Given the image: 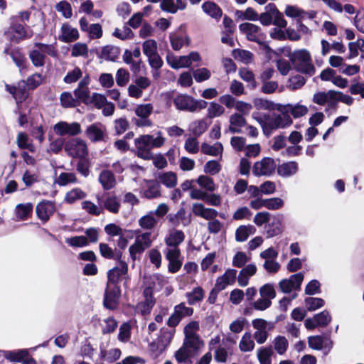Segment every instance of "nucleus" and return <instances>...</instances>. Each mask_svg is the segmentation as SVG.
Here are the masks:
<instances>
[{
	"label": "nucleus",
	"mask_w": 364,
	"mask_h": 364,
	"mask_svg": "<svg viewBox=\"0 0 364 364\" xmlns=\"http://www.w3.org/2000/svg\"><path fill=\"white\" fill-rule=\"evenodd\" d=\"M169 38L171 47L175 50H179L184 45L188 46L191 43L190 38L186 35L171 33Z\"/></svg>",
	"instance_id": "c9c22d12"
},
{
	"label": "nucleus",
	"mask_w": 364,
	"mask_h": 364,
	"mask_svg": "<svg viewBox=\"0 0 364 364\" xmlns=\"http://www.w3.org/2000/svg\"><path fill=\"white\" fill-rule=\"evenodd\" d=\"M298 171V164L294 161L284 163L277 167V173L282 177H289Z\"/></svg>",
	"instance_id": "58836bf2"
},
{
	"label": "nucleus",
	"mask_w": 364,
	"mask_h": 364,
	"mask_svg": "<svg viewBox=\"0 0 364 364\" xmlns=\"http://www.w3.org/2000/svg\"><path fill=\"white\" fill-rule=\"evenodd\" d=\"M175 334L174 328H162L158 338L149 344V350L155 358L162 354L170 345Z\"/></svg>",
	"instance_id": "423d86ee"
},
{
	"label": "nucleus",
	"mask_w": 364,
	"mask_h": 364,
	"mask_svg": "<svg viewBox=\"0 0 364 364\" xmlns=\"http://www.w3.org/2000/svg\"><path fill=\"white\" fill-rule=\"evenodd\" d=\"M274 351L271 347H261L257 351V357L260 364H272Z\"/></svg>",
	"instance_id": "49530a36"
},
{
	"label": "nucleus",
	"mask_w": 364,
	"mask_h": 364,
	"mask_svg": "<svg viewBox=\"0 0 364 364\" xmlns=\"http://www.w3.org/2000/svg\"><path fill=\"white\" fill-rule=\"evenodd\" d=\"M65 242L73 247H82L88 245L85 236H74L65 239Z\"/></svg>",
	"instance_id": "e2e57ef3"
},
{
	"label": "nucleus",
	"mask_w": 364,
	"mask_h": 364,
	"mask_svg": "<svg viewBox=\"0 0 364 364\" xmlns=\"http://www.w3.org/2000/svg\"><path fill=\"white\" fill-rule=\"evenodd\" d=\"M134 111L138 117H149L154 111V106L151 103L140 104L135 107Z\"/></svg>",
	"instance_id": "864d4df0"
},
{
	"label": "nucleus",
	"mask_w": 364,
	"mask_h": 364,
	"mask_svg": "<svg viewBox=\"0 0 364 364\" xmlns=\"http://www.w3.org/2000/svg\"><path fill=\"white\" fill-rule=\"evenodd\" d=\"M277 168L275 161L269 157H264L255 162L252 167V173L256 176H270Z\"/></svg>",
	"instance_id": "f8f14e48"
},
{
	"label": "nucleus",
	"mask_w": 364,
	"mask_h": 364,
	"mask_svg": "<svg viewBox=\"0 0 364 364\" xmlns=\"http://www.w3.org/2000/svg\"><path fill=\"white\" fill-rule=\"evenodd\" d=\"M119 54V48L110 45L103 47L101 51V57L106 60L114 61L118 58Z\"/></svg>",
	"instance_id": "37998d69"
},
{
	"label": "nucleus",
	"mask_w": 364,
	"mask_h": 364,
	"mask_svg": "<svg viewBox=\"0 0 364 364\" xmlns=\"http://www.w3.org/2000/svg\"><path fill=\"white\" fill-rule=\"evenodd\" d=\"M56 183L60 186H66L69 183H74L77 182V178L73 173H61L55 181Z\"/></svg>",
	"instance_id": "052dcab7"
},
{
	"label": "nucleus",
	"mask_w": 364,
	"mask_h": 364,
	"mask_svg": "<svg viewBox=\"0 0 364 364\" xmlns=\"http://www.w3.org/2000/svg\"><path fill=\"white\" fill-rule=\"evenodd\" d=\"M306 83V79L299 75L293 76L289 79L287 87L291 90H296L302 87Z\"/></svg>",
	"instance_id": "0e129e2a"
},
{
	"label": "nucleus",
	"mask_w": 364,
	"mask_h": 364,
	"mask_svg": "<svg viewBox=\"0 0 364 364\" xmlns=\"http://www.w3.org/2000/svg\"><path fill=\"white\" fill-rule=\"evenodd\" d=\"M46 55L56 56L57 50L55 47L50 44L35 43L34 49L30 52L29 58L35 67H42L45 64Z\"/></svg>",
	"instance_id": "39448f33"
},
{
	"label": "nucleus",
	"mask_w": 364,
	"mask_h": 364,
	"mask_svg": "<svg viewBox=\"0 0 364 364\" xmlns=\"http://www.w3.org/2000/svg\"><path fill=\"white\" fill-rule=\"evenodd\" d=\"M284 109L287 112L290 113L294 118H299L306 115L308 113L309 109L306 105L297 104H288L284 106Z\"/></svg>",
	"instance_id": "e433bc0d"
},
{
	"label": "nucleus",
	"mask_w": 364,
	"mask_h": 364,
	"mask_svg": "<svg viewBox=\"0 0 364 364\" xmlns=\"http://www.w3.org/2000/svg\"><path fill=\"white\" fill-rule=\"evenodd\" d=\"M158 223V220L154 216V212L149 211L146 215L141 217L138 220V224L141 229L151 230L154 229Z\"/></svg>",
	"instance_id": "f704fd0d"
},
{
	"label": "nucleus",
	"mask_w": 364,
	"mask_h": 364,
	"mask_svg": "<svg viewBox=\"0 0 364 364\" xmlns=\"http://www.w3.org/2000/svg\"><path fill=\"white\" fill-rule=\"evenodd\" d=\"M185 234L181 230L171 229L164 238L166 248L164 250H180L178 246L184 241Z\"/></svg>",
	"instance_id": "2eb2a0df"
},
{
	"label": "nucleus",
	"mask_w": 364,
	"mask_h": 364,
	"mask_svg": "<svg viewBox=\"0 0 364 364\" xmlns=\"http://www.w3.org/2000/svg\"><path fill=\"white\" fill-rule=\"evenodd\" d=\"M252 323L253 328L256 330L253 334V338L258 344L264 343L268 338V332L274 327V323L262 318H255Z\"/></svg>",
	"instance_id": "9b49d317"
},
{
	"label": "nucleus",
	"mask_w": 364,
	"mask_h": 364,
	"mask_svg": "<svg viewBox=\"0 0 364 364\" xmlns=\"http://www.w3.org/2000/svg\"><path fill=\"white\" fill-rule=\"evenodd\" d=\"M33 209L31 203H19L15 208V215L18 220H25L32 215Z\"/></svg>",
	"instance_id": "72a5a7b5"
},
{
	"label": "nucleus",
	"mask_w": 364,
	"mask_h": 364,
	"mask_svg": "<svg viewBox=\"0 0 364 364\" xmlns=\"http://www.w3.org/2000/svg\"><path fill=\"white\" fill-rule=\"evenodd\" d=\"M98 181L105 191H109L116 186V179L113 173L109 170L100 172Z\"/></svg>",
	"instance_id": "c85d7f7f"
},
{
	"label": "nucleus",
	"mask_w": 364,
	"mask_h": 364,
	"mask_svg": "<svg viewBox=\"0 0 364 364\" xmlns=\"http://www.w3.org/2000/svg\"><path fill=\"white\" fill-rule=\"evenodd\" d=\"M143 196L147 199L156 198L161 196V186L157 181H145L143 186Z\"/></svg>",
	"instance_id": "cd10ccee"
},
{
	"label": "nucleus",
	"mask_w": 364,
	"mask_h": 364,
	"mask_svg": "<svg viewBox=\"0 0 364 364\" xmlns=\"http://www.w3.org/2000/svg\"><path fill=\"white\" fill-rule=\"evenodd\" d=\"M53 130L59 136H75L81 132V127L77 122L70 124L62 121L54 125Z\"/></svg>",
	"instance_id": "aec40b11"
},
{
	"label": "nucleus",
	"mask_w": 364,
	"mask_h": 364,
	"mask_svg": "<svg viewBox=\"0 0 364 364\" xmlns=\"http://www.w3.org/2000/svg\"><path fill=\"white\" fill-rule=\"evenodd\" d=\"M80 37L78 30L68 23H64L60 28V34L58 39L61 42L71 43L77 41Z\"/></svg>",
	"instance_id": "a878e982"
},
{
	"label": "nucleus",
	"mask_w": 364,
	"mask_h": 364,
	"mask_svg": "<svg viewBox=\"0 0 364 364\" xmlns=\"http://www.w3.org/2000/svg\"><path fill=\"white\" fill-rule=\"evenodd\" d=\"M229 122L228 131L232 134L240 133L242 128L246 124L245 119L239 113L230 115Z\"/></svg>",
	"instance_id": "2f4dec72"
},
{
	"label": "nucleus",
	"mask_w": 364,
	"mask_h": 364,
	"mask_svg": "<svg viewBox=\"0 0 364 364\" xmlns=\"http://www.w3.org/2000/svg\"><path fill=\"white\" fill-rule=\"evenodd\" d=\"M65 150L72 157L83 158L87 154L86 143L80 139H73L65 145Z\"/></svg>",
	"instance_id": "dca6fc26"
},
{
	"label": "nucleus",
	"mask_w": 364,
	"mask_h": 364,
	"mask_svg": "<svg viewBox=\"0 0 364 364\" xmlns=\"http://www.w3.org/2000/svg\"><path fill=\"white\" fill-rule=\"evenodd\" d=\"M240 31L246 36L250 41L256 42L264 47L266 50L269 51L270 48L263 41L265 35L262 32L261 28L252 23H242L239 26Z\"/></svg>",
	"instance_id": "9d476101"
},
{
	"label": "nucleus",
	"mask_w": 364,
	"mask_h": 364,
	"mask_svg": "<svg viewBox=\"0 0 364 364\" xmlns=\"http://www.w3.org/2000/svg\"><path fill=\"white\" fill-rule=\"evenodd\" d=\"M188 303L193 305L203 299L204 291L200 287L194 288L191 292L186 294Z\"/></svg>",
	"instance_id": "603ef678"
},
{
	"label": "nucleus",
	"mask_w": 364,
	"mask_h": 364,
	"mask_svg": "<svg viewBox=\"0 0 364 364\" xmlns=\"http://www.w3.org/2000/svg\"><path fill=\"white\" fill-rule=\"evenodd\" d=\"M289 59L297 70L310 76L315 73L310 53L306 49L296 50L289 55Z\"/></svg>",
	"instance_id": "7ed1b4c3"
},
{
	"label": "nucleus",
	"mask_w": 364,
	"mask_h": 364,
	"mask_svg": "<svg viewBox=\"0 0 364 364\" xmlns=\"http://www.w3.org/2000/svg\"><path fill=\"white\" fill-rule=\"evenodd\" d=\"M191 210L195 216L209 220L207 228L210 233L217 234L220 232L223 224L215 219L218 215V212L215 209L207 208L201 203H194L192 205Z\"/></svg>",
	"instance_id": "f257e3e1"
},
{
	"label": "nucleus",
	"mask_w": 364,
	"mask_h": 364,
	"mask_svg": "<svg viewBox=\"0 0 364 364\" xmlns=\"http://www.w3.org/2000/svg\"><path fill=\"white\" fill-rule=\"evenodd\" d=\"M81 31L87 34L90 39H99L102 36V28L100 23L89 24L85 17H82L79 21Z\"/></svg>",
	"instance_id": "a211bd4d"
},
{
	"label": "nucleus",
	"mask_w": 364,
	"mask_h": 364,
	"mask_svg": "<svg viewBox=\"0 0 364 364\" xmlns=\"http://www.w3.org/2000/svg\"><path fill=\"white\" fill-rule=\"evenodd\" d=\"M208 126L205 119H199L192 122L190 124L189 129L193 135L198 136L206 131Z\"/></svg>",
	"instance_id": "4d7b16f0"
},
{
	"label": "nucleus",
	"mask_w": 364,
	"mask_h": 364,
	"mask_svg": "<svg viewBox=\"0 0 364 364\" xmlns=\"http://www.w3.org/2000/svg\"><path fill=\"white\" fill-rule=\"evenodd\" d=\"M135 235L134 242L129 248V255L135 261L138 255H141L152 244L151 233L141 232L139 230H133Z\"/></svg>",
	"instance_id": "20e7f679"
},
{
	"label": "nucleus",
	"mask_w": 364,
	"mask_h": 364,
	"mask_svg": "<svg viewBox=\"0 0 364 364\" xmlns=\"http://www.w3.org/2000/svg\"><path fill=\"white\" fill-rule=\"evenodd\" d=\"M87 197V193L80 188H74L68 191L65 196L64 200L67 203L72 204L77 200L84 199Z\"/></svg>",
	"instance_id": "79ce46f5"
},
{
	"label": "nucleus",
	"mask_w": 364,
	"mask_h": 364,
	"mask_svg": "<svg viewBox=\"0 0 364 364\" xmlns=\"http://www.w3.org/2000/svg\"><path fill=\"white\" fill-rule=\"evenodd\" d=\"M82 208L87 213L99 216L102 213V207L100 203L95 204L90 200H85L81 203Z\"/></svg>",
	"instance_id": "5fc2aeb1"
},
{
	"label": "nucleus",
	"mask_w": 364,
	"mask_h": 364,
	"mask_svg": "<svg viewBox=\"0 0 364 364\" xmlns=\"http://www.w3.org/2000/svg\"><path fill=\"white\" fill-rule=\"evenodd\" d=\"M337 92L334 90H329L326 92H318L314 94L313 97V102L319 105H323L326 103L330 102V100H333L336 98Z\"/></svg>",
	"instance_id": "4c0bfd02"
},
{
	"label": "nucleus",
	"mask_w": 364,
	"mask_h": 364,
	"mask_svg": "<svg viewBox=\"0 0 364 364\" xmlns=\"http://www.w3.org/2000/svg\"><path fill=\"white\" fill-rule=\"evenodd\" d=\"M128 265L124 261H119L118 264L107 272V283L117 285V283L123 279H128Z\"/></svg>",
	"instance_id": "f3484780"
},
{
	"label": "nucleus",
	"mask_w": 364,
	"mask_h": 364,
	"mask_svg": "<svg viewBox=\"0 0 364 364\" xmlns=\"http://www.w3.org/2000/svg\"><path fill=\"white\" fill-rule=\"evenodd\" d=\"M237 272L234 269H227L222 276L217 278L213 291L218 292L225 289L228 285H232L235 282Z\"/></svg>",
	"instance_id": "b1692460"
},
{
	"label": "nucleus",
	"mask_w": 364,
	"mask_h": 364,
	"mask_svg": "<svg viewBox=\"0 0 364 364\" xmlns=\"http://www.w3.org/2000/svg\"><path fill=\"white\" fill-rule=\"evenodd\" d=\"M55 210V203L50 200H43L39 203L36 208L37 216L43 222L48 221Z\"/></svg>",
	"instance_id": "393cba45"
},
{
	"label": "nucleus",
	"mask_w": 364,
	"mask_h": 364,
	"mask_svg": "<svg viewBox=\"0 0 364 364\" xmlns=\"http://www.w3.org/2000/svg\"><path fill=\"white\" fill-rule=\"evenodd\" d=\"M273 344L274 349L280 355H283L287 351L289 346L287 339L282 336H277L274 339Z\"/></svg>",
	"instance_id": "680f3d73"
},
{
	"label": "nucleus",
	"mask_w": 364,
	"mask_h": 364,
	"mask_svg": "<svg viewBox=\"0 0 364 364\" xmlns=\"http://www.w3.org/2000/svg\"><path fill=\"white\" fill-rule=\"evenodd\" d=\"M157 178L160 183L167 188H173L177 184V176L171 171L161 173Z\"/></svg>",
	"instance_id": "a19ab883"
},
{
	"label": "nucleus",
	"mask_w": 364,
	"mask_h": 364,
	"mask_svg": "<svg viewBox=\"0 0 364 364\" xmlns=\"http://www.w3.org/2000/svg\"><path fill=\"white\" fill-rule=\"evenodd\" d=\"M349 55L348 59H352L358 55V50L364 52V40L358 39L355 42H350L348 43Z\"/></svg>",
	"instance_id": "13d9d810"
},
{
	"label": "nucleus",
	"mask_w": 364,
	"mask_h": 364,
	"mask_svg": "<svg viewBox=\"0 0 364 364\" xmlns=\"http://www.w3.org/2000/svg\"><path fill=\"white\" fill-rule=\"evenodd\" d=\"M185 336L182 346L175 352L174 357L179 361H192L193 354L204 346V343L198 335Z\"/></svg>",
	"instance_id": "f03ea898"
},
{
	"label": "nucleus",
	"mask_w": 364,
	"mask_h": 364,
	"mask_svg": "<svg viewBox=\"0 0 364 364\" xmlns=\"http://www.w3.org/2000/svg\"><path fill=\"white\" fill-rule=\"evenodd\" d=\"M234 58L245 64H249L253 60V54L246 50L236 49L233 51Z\"/></svg>",
	"instance_id": "bf43d9fd"
},
{
	"label": "nucleus",
	"mask_w": 364,
	"mask_h": 364,
	"mask_svg": "<svg viewBox=\"0 0 364 364\" xmlns=\"http://www.w3.org/2000/svg\"><path fill=\"white\" fill-rule=\"evenodd\" d=\"M168 64L174 69L188 68L190 61L186 55L175 56L173 54H168L166 57Z\"/></svg>",
	"instance_id": "473e14b6"
},
{
	"label": "nucleus",
	"mask_w": 364,
	"mask_h": 364,
	"mask_svg": "<svg viewBox=\"0 0 364 364\" xmlns=\"http://www.w3.org/2000/svg\"><path fill=\"white\" fill-rule=\"evenodd\" d=\"M6 90L11 93L16 102H21L26 99L28 93L24 88H21L20 85L18 87L6 85Z\"/></svg>",
	"instance_id": "8fccbe9b"
},
{
	"label": "nucleus",
	"mask_w": 364,
	"mask_h": 364,
	"mask_svg": "<svg viewBox=\"0 0 364 364\" xmlns=\"http://www.w3.org/2000/svg\"><path fill=\"white\" fill-rule=\"evenodd\" d=\"M196 182L200 188H204L208 191L213 192L216 189L214 181L207 176L200 175L196 180Z\"/></svg>",
	"instance_id": "6e6d98bb"
},
{
	"label": "nucleus",
	"mask_w": 364,
	"mask_h": 364,
	"mask_svg": "<svg viewBox=\"0 0 364 364\" xmlns=\"http://www.w3.org/2000/svg\"><path fill=\"white\" fill-rule=\"evenodd\" d=\"M239 348L242 352H250L255 348V342L250 333H245L239 343Z\"/></svg>",
	"instance_id": "3c124183"
},
{
	"label": "nucleus",
	"mask_w": 364,
	"mask_h": 364,
	"mask_svg": "<svg viewBox=\"0 0 364 364\" xmlns=\"http://www.w3.org/2000/svg\"><path fill=\"white\" fill-rule=\"evenodd\" d=\"M310 348L315 350H321L331 343L327 337L321 336H310L308 340Z\"/></svg>",
	"instance_id": "c03bdc74"
},
{
	"label": "nucleus",
	"mask_w": 364,
	"mask_h": 364,
	"mask_svg": "<svg viewBox=\"0 0 364 364\" xmlns=\"http://www.w3.org/2000/svg\"><path fill=\"white\" fill-rule=\"evenodd\" d=\"M284 13L287 16L297 18L299 20L306 18L312 19L315 17V13L314 11L306 12L294 6H287L285 9Z\"/></svg>",
	"instance_id": "c756f323"
},
{
	"label": "nucleus",
	"mask_w": 364,
	"mask_h": 364,
	"mask_svg": "<svg viewBox=\"0 0 364 364\" xmlns=\"http://www.w3.org/2000/svg\"><path fill=\"white\" fill-rule=\"evenodd\" d=\"M95 198L97 203H100L102 207V214L105 210L112 214L119 213L121 208V200L117 195L110 192H104L97 193Z\"/></svg>",
	"instance_id": "0eeeda50"
},
{
	"label": "nucleus",
	"mask_w": 364,
	"mask_h": 364,
	"mask_svg": "<svg viewBox=\"0 0 364 364\" xmlns=\"http://www.w3.org/2000/svg\"><path fill=\"white\" fill-rule=\"evenodd\" d=\"M144 294L146 296V301L139 303L136 306V311L141 315H146L150 313L151 309L154 306V301L150 296L151 294L150 288H146L144 290Z\"/></svg>",
	"instance_id": "7c9ffc66"
},
{
	"label": "nucleus",
	"mask_w": 364,
	"mask_h": 364,
	"mask_svg": "<svg viewBox=\"0 0 364 364\" xmlns=\"http://www.w3.org/2000/svg\"><path fill=\"white\" fill-rule=\"evenodd\" d=\"M203 11L212 18H219L222 16V10L214 2L207 1L202 5Z\"/></svg>",
	"instance_id": "09e8293b"
},
{
	"label": "nucleus",
	"mask_w": 364,
	"mask_h": 364,
	"mask_svg": "<svg viewBox=\"0 0 364 364\" xmlns=\"http://www.w3.org/2000/svg\"><path fill=\"white\" fill-rule=\"evenodd\" d=\"M60 104L63 107H74L77 105V100H75L71 93L63 92L60 97Z\"/></svg>",
	"instance_id": "338daca9"
},
{
	"label": "nucleus",
	"mask_w": 364,
	"mask_h": 364,
	"mask_svg": "<svg viewBox=\"0 0 364 364\" xmlns=\"http://www.w3.org/2000/svg\"><path fill=\"white\" fill-rule=\"evenodd\" d=\"M304 280V274L301 272L291 275L289 279H282L279 284V288L284 293H289L294 289H300Z\"/></svg>",
	"instance_id": "4be33fe9"
},
{
	"label": "nucleus",
	"mask_w": 364,
	"mask_h": 364,
	"mask_svg": "<svg viewBox=\"0 0 364 364\" xmlns=\"http://www.w3.org/2000/svg\"><path fill=\"white\" fill-rule=\"evenodd\" d=\"M193 312L192 308L186 307L183 303L179 304L175 306L174 311L169 317L167 324L170 327L174 328L179 323L183 317L191 316Z\"/></svg>",
	"instance_id": "5701e85b"
},
{
	"label": "nucleus",
	"mask_w": 364,
	"mask_h": 364,
	"mask_svg": "<svg viewBox=\"0 0 364 364\" xmlns=\"http://www.w3.org/2000/svg\"><path fill=\"white\" fill-rule=\"evenodd\" d=\"M256 229L252 225H240L235 231V240L237 242H244L248 237L255 234Z\"/></svg>",
	"instance_id": "ea45409f"
},
{
	"label": "nucleus",
	"mask_w": 364,
	"mask_h": 364,
	"mask_svg": "<svg viewBox=\"0 0 364 364\" xmlns=\"http://www.w3.org/2000/svg\"><path fill=\"white\" fill-rule=\"evenodd\" d=\"M173 103L178 109L191 112L204 109L207 105L205 101L196 100L193 97L187 95H177L173 99Z\"/></svg>",
	"instance_id": "1a4fd4ad"
},
{
	"label": "nucleus",
	"mask_w": 364,
	"mask_h": 364,
	"mask_svg": "<svg viewBox=\"0 0 364 364\" xmlns=\"http://www.w3.org/2000/svg\"><path fill=\"white\" fill-rule=\"evenodd\" d=\"M11 20V26L6 34L11 41L18 43L33 36V31L16 22V17H12Z\"/></svg>",
	"instance_id": "6e6552de"
},
{
	"label": "nucleus",
	"mask_w": 364,
	"mask_h": 364,
	"mask_svg": "<svg viewBox=\"0 0 364 364\" xmlns=\"http://www.w3.org/2000/svg\"><path fill=\"white\" fill-rule=\"evenodd\" d=\"M164 253L168 262V271L172 274L178 272L183 264V260L181 258V250H164Z\"/></svg>",
	"instance_id": "412c9836"
},
{
	"label": "nucleus",
	"mask_w": 364,
	"mask_h": 364,
	"mask_svg": "<svg viewBox=\"0 0 364 364\" xmlns=\"http://www.w3.org/2000/svg\"><path fill=\"white\" fill-rule=\"evenodd\" d=\"M223 151V146L221 143L216 142L213 145L203 143L201 145V152L204 154L216 156L221 155Z\"/></svg>",
	"instance_id": "de8ad7c7"
},
{
	"label": "nucleus",
	"mask_w": 364,
	"mask_h": 364,
	"mask_svg": "<svg viewBox=\"0 0 364 364\" xmlns=\"http://www.w3.org/2000/svg\"><path fill=\"white\" fill-rule=\"evenodd\" d=\"M252 117L259 124L266 136H269L273 130L277 129L273 114H264L261 115L258 112H253Z\"/></svg>",
	"instance_id": "6ab92c4d"
},
{
	"label": "nucleus",
	"mask_w": 364,
	"mask_h": 364,
	"mask_svg": "<svg viewBox=\"0 0 364 364\" xmlns=\"http://www.w3.org/2000/svg\"><path fill=\"white\" fill-rule=\"evenodd\" d=\"M119 296V287L116 284L107 283L104 298L105 306L111 310L117 309Z\"/></svg>",
	"instance_id": "4468645a"
},
{
	"label": "nucleus",
	"mask_w": 364,
	"mask_h": 364,
	"mask_svg": "<svg viewBox=\"0 0 364 364\" xmlns=\"http://www.w3.org/2000/svg\"><path fill=\"white\" fill-rule=\"evenodd\" d=\"M143 53L148 58L157 53V43L153 39L146 40L142 45Z\"/></svg>",
	"instance_id": "774afa93"
},
{
	"label": "nucleus",
	"mask_w": 364,
	"mask_h": 364,
	"mask_svg": "<svg viewBox=\"0 0 364 364\" xmlns=\"http://www.w3.org/2000/svg\"><path fill=\"white\" fill-rule=\"evenodd\" d=\"M273 116L277 129L287 127L293 122L291 117L284 109L282 113L279 114H273Z\"/></svg>",
	"instance_id": "a18cd8bd"
},
{
	"label": "nucleus",
	"mask_w": 364,
	"mask_h": 364,
	"mask_svg": "<svg viewBox=\"0 0 364 364\" xmlns=\"http://www.w3.org/2000/svg\"><path fill=\"white\" fill-rule=\"evenodd\" d=\"M150 139L151 135L144 134L134 139L136 154L143 159L149 160L152 158V153L151 152L152 148Z\"/></svg>",
	"instance_id": "ddd939ff"
},
{
	"label": "nucleus",
	"mask_w": 364,
	"mask_h": 364,
	"mask_svg": "<svg viewBox=\"0 0 364 364\" xmlns=\"http://www.w3.org/2000/svg\"><path fill=\"white\" fill-rule=\"evenodd\" d=\"M105 127L101 124H93L90 125L85 131L88 139L94 142L103 141L105 136Z\"/></svg>",
	"instance_id": "bb28decb"
},
{
	"label": "nucleus",
	"mask_w": 364,
	"mask_h": 364,
	"mask_svg": "<svg viewBox=\"0 0 364 364\" xmlns=\"http://www.w3.org/2000/svg\"><path fill=\"white\" fill-rule=\"evenodd\" d=\"M225 112V108L215 102H210L208 108V117L215 118L221 116Z\"/></svg>",
	"instance_id": "69168bd1"
}]
</instances>
